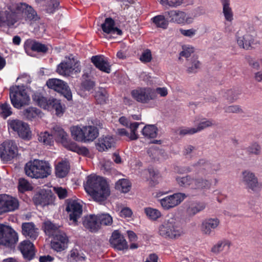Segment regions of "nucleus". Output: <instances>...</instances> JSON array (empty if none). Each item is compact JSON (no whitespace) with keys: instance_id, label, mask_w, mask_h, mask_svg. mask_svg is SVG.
Instances as JSON below:
<instances>
[{"instance_id":"nucleus-43","label":"nucleus","mask_w":262,"mask_h":262,"mask_svg":"<svg viewBox=\"0 0 262 262\" xmlns=\"http://www.w3.org/2000/svg\"><path fill=\"white\" fill-rule=\"evenodd\" d=\"M115 188L123 193H126L130 190L131 183L127 179H120L116 182Z\"/></svg>"},{"instance_id":"nucleus-1","label":"nucleus","mask_w":262,"mask_h":262,"mask_svg":"<svg viewBox=\"0 0 262 262\" xmlns=\"http://www.w3.org/2000/svg\"><path fill=\"white\" fill-rule=\"evenodd\" d=\"M84 189L94 201L98 202L105 201L110 194L106 181L103 177L96 175H90L87 177Z\"/></svg>"},{"instance_id":"nucleus-15","label":"nucleus","mask_w":262,"mask_h":262,"mask_svg":"<svg viewBox=\"0 0 262 262\" xmlns=\"http://www.w3.org/2000/svg\"><path fill=\"white\" fill-rule=\"evenodd\" d=\"M69 220L74 225H77L78 220L81 217L82 213V206L76 201H70L67 203L66 206Z\"/></svg>"},{"instance_id":"nucleus-57","label":"nucleus","mask_w":262,"mask_h":262,"mask_svg":"<svg viewBox=\"0 0 262 262\" xmlns=\"http://www.w3.org/2000/svg\"><path fill=\"white\" fill-rule=\"evenodd\" d=\"M152 54L150 50L147 49L143 51L140 56V60L144 63L150 62L152 60Z\"/></svg>"},{"instance_id":"nucleus-63","label":"nucleus","mask_w":262,"mask_h":262,"mask_svg":"<svg viewBox=\"0 0 262 262\" xmlns=\"http://www.w3.org/2000/svg\"><path fill=\"white\" fill-rule=\"evenodd\" d=\"M56 193L60 199H64L68 196V192L66 189L62 187H57L55 188Z\"/></svg>"},{"instance_id":"nucleus-35","label":"nucleus","mask_w":262,"mask_h":262,"mask_svg":"<svg viewBox=\"0 0 262 262\" xmlns=\"http://www.w3.org/2000/svg\"><path fill=\"white\" fill-rule=\"evenodd\" d=\"M206 207L205 203L199 201H193L190 203L187 208V213L190 216H193L203 210Z\"/></svg>"},{"instance_id":"nucleus-18","label":"nucleus","mask_w":262,"mask_h":262,"mask_svg":"<svg viewBox=\"0 0 262 262\" xmlns=\"http://www.w3.org/2000/svg\"><path fill=\"white\" fill-rule=\"evenodd\" d=\"M213 125L212 121L211 120H207L201 121L198 125L196 128L195 127H181L180 128L177 134L181 136H184L186 135H193L201 131L204 128L211 126Z\"/></svg>"},{"instance_id":"nucleus-8","label":"nucleus","mask_w":262,"mask_h":262,"mask_svg":"<svg viewBox=\"0 0 262 262\" xmlns=\"http://www.w3.org/2000/svg\"><path fill=\"white\" fill-rule=\"evenodd\" d=\"M131 95L135 100L142 103H147L150 100H154L157 97L155 90L150 88H143L132 90Z\"/></svg>"},{"instance_id":"nucleus-22","label":"nucleus","mask_w":262,"mask_h":262,"mask_svg":"<svg viewBox=\"0 0 262 262\" xmlns=\"http://www.w3.org/2000/svg\"><path fill=\"white\" fill-rule=\"evenodd\" d=\"M91 62L95 67L100 71L110 73L111 72V66L106 58L103 55H95L91 57Z\"/></svg>"},{"instance_id":"nucleus-7","label":"nucleus","mask_w":262,"mask_h":262,"mask_svg":"<svg viewBox=\"0 0 262 262\" xmlns=\"http://www.w3.org/2000/svg\"><path fill=\"white\" fill-rule=\"evenodd\" d=\"M74 71L76 73H79L81 71L79 62L74 58H66L56 68L57 73L63 76H70Z\"/></svg>"},{"instance_id":"nucleus-10","label":"nucleus","mask_w":262,"mask_h":262,"mask_svg":"<svg viewBox=\"0 0 262 262\" xmlns=\"http://www.w3.org/2000/svg\"><path fill=\"white\" fill-rule=\"evenodd\" d=\"M17 147L13 141H5L0 145V158L4 162H7L16 157Z\"/></svg>"},{"instance_id":"nucleus-51","label":"nucleus","mask_w":262,"mask_h":262,"mask_svg":"<svg viewBox=\"0 0 262 262\" xmlns=\"http://www.w3.org/2000/svg\"><path fill=\"white\" fill-rule=\"evenodd\" d=\"M51 104L50 109L55 110L56 115L58 116L62 115L64 112V108L63 107L59 100L52 98Z\"/></svg>"},{"instance_id":"nucleus-38","label":"nucleus","mask_w":262,"mask_h":262,"mask_svg":"<svg viewBox=\"0 0 262 262\" xmlns=\"http://www.w3.org/2000/svg\"><path fill=\"white\" fill-rule=\"evenodd\" d=\"M194 179L190 175H187L186 177H177L176 180L180 186L185 188L189 187L193 189Z\"/></svg>"},{"instance_id":"nucleus-29","label":"nucleus","mask_w":262,"mask_h":262,"mask_svg":"<svg viewBox=\"0 0 262 262\" xmlns=\"http://www.w3.org/2000/svg\"><path fill=\"white\" fill-rule=\"evenodd\" d=\"M22 233L26 237L35 240L38 235V229L32 222L24 223L21 225Z\"/></svg>"},{"instance_id":"nucleus-2","label":"nucleus","mask_w":262,"mask_h":262,"mask_svg":"<svg viewBox=\"0 0 262 262\" xmlns=\"http://www.w3.org/2000/svg\"><path fill=\"white\" fill-rule=\"evenodd\" d=\"M10 12L7 14L8 20L11 18V23L14 24L18 20L31 21L37 19V13L34 9L25 3H19L8 8Z\"/></svg>"},{"instance_id":"nucleus-40","label":"nucleus","mask_w":262,"mask_h":262,"mask_svg":"<svg viewBox=\"0 0 262 262\" xmlns=\"http://www.w3.org/2000/svg\"><path fill=\"white\" fill-rule=\"evenodd\" d=\"M144 136L148 138H155L157 136L158 128L155 125H146L142 129Z\"/></svg>"},{"instance_id":"nucleus-6","label":"nucleus","mask_w":262,"mask_h":262,"mask_svg":"<svg viewBox=\"0 0 262 262\" xmlns=\"http://www.w3.org/2000/svg\"><path fill=\"white\" fill-rule=\"evenodd\" d=\"M18 239V234L12 227L0 224V245L11 249L15 247Z\"/></svg>"},{"instance_id":"nucleus-41","label":"nucleus","mask_w":262,"mask_h":262,"mask_svg":"<svg viewBox=\"0 0 262 262\" xmlns=\"http://www.w3.org/2000/svg\"><path fill=\"white\" fill-rule=\"evenodd\" d=\"M223 5V12L226 20L231 21L233 18V12L230 7V0H221Z\"/></svg>"},{"instance_id":"nucleus-60","label":"nucleus","mask_w":262,"mask_h":262,"mask_svg":"<svg viewBox=\"0 0 262 262\" xmlns=\"http://www.w3.org/2000/svg\"><path fill=\"white\" fill-rule=\"evenodd\" d=\"M69 258L75 261H80L84 260V257L79 255L77 250H72L70 252Z\"/></svg>"},{"instance_id":"nucleus-61","label":"nucleus","mask_w":262,"mask_h":262,"mask_svg":"<svg viewBox=\"0 0 262 262\" xmlns=\"http://www.w3.org/2000/svg\"><path fill=\"white\" fill-rule=\"evenodd\" d=\"M226 94L227 99L230 102H233L237 99L239 93L235 90H229L227 91Z\"/></svg>"},{"instance_id":"nucleus-56","label":"nucleus","mask_w":262,"mask_h":262,"mask_svg":"<svg viewBox=\"0 0 262 262\" xmlns=\"http://www.w3.org/2000/svg\"><path fill=\"white\" fill-rule=\"evenodd\" d=\"M24 123L23 121L17 119H10L8 121V127L16 132L20 127L23 128Z\"/></svg>"},{"instance_id":"nucleus-28","label":"nucleus","mask_w":262,"mask_h":262,"mask_svg":"<svg viewBox=\"0 0 262 262\" xmlns=\"http://www.w3.org/2000/svg\"><path fill=\"white\" fill-rule=\"evenodd\" d=\"M167 19L170 21L177 24H183L186 20V14L185 12L179 10H170L164 13Z\"/></svg>"},{"instance_id":"nucleus-54","label":"nucleus","mask_w":262,"mask_h":262,"mask_svg":"<svg viewBox=\"0 0 262 262\" xmlns=\"http://www.w3.org/2000/svg\"><path fill=\"white\" fill-rule=\"evenodd\" d=\"M32 188V186L26 179L22 178L19 180L18 189L19 191L25 192L31 190Z\"/></svg>"},{"instance_id":"nucleus-39","label":"nucleus","mask_w":262,"mask_h":262,"mask_svg":"<svg viewBox=\"0 0 262 262\" xmlns=\"http://www.w3.org/2000/svg\"><path fill=\"white\" fill-rule=\"evenodd\" d=\"M211 182L202 178H196L194 179L193 189H207L210 187Z\"/></svg>"},{"instance_id":"nucleus-19","label":"nucleus","mask_w":262,"mask_h":262,"mask_svg":"<svg viewBox=\"0 0 262 262\" xmlns=\"http://www.w3.org/2000/svg\"><path fill=\"white\" fill-rule=\"evenodd\" d=\"M52 238L51 244L53 250L57 252H61L67 248L69 238L65 232H60V234Z\"/></svg>"},{"instance_id":"nucleus-24","label":"nucleus","mask_w":262,"mask_h":262,"mask_svg":"<svg viewBox=\"0 0 262 262\" xmlns=\"http://www.w3.org/2000/svg\"><path fill=\"white\" fill-rule=\"evenodd\" d=\"M103 32L107 34L121 35L122 30L115 26V21L112 17H107L101 26Z\"/></svg>"},{"instance_id":"nucleus-64","label":"nucleus","mask_w":262,"mask_h":262,"mask_svg":"<svg viewBox=\"0 0 262 262\" xmlns=\"http://www.w3.org/2000/svg\"><path fill=\"white\" fill-rule=\"evenodd\" d=\"M193 52L194 49L192 47L183 48V50L180 53V56L187 58L191 56V53H193Z\"/></svg>"},{"instance_id":"nucleus-37","label":"nucleus","mask_w":262,"mask_h":262,"mask_svg":"<svg viewBox=\"0 0 262 262\" xmlns=\"http://www.w3.org/2000/svg\"><path fill=\"white\" fill-rule=\"evenodd\" d=\"M108 97V93L104 88H99L95 92L94 98L98 104H103L106 103Z\"/></svg>"},{"instance_id":"nucleus-42","label":"nucleus","mask_w":262,"mask_h":262,"mask_svg":"<svg viewBox=\"0 0 262 262\" xmlns=\"http://www.w3.org/2000/svg\"><path fill=\"white\" fill-rule=\"evenodd\" d=\"M165 15H158L152 17L151 20L157 28L165 29L168 25V21L165 18Z\"/></svg>"},{"instance_id":"nucleus-62","label":"nucleus","mask_w":262,"mask_h":262,"mask_svg":"<svg viewBox=\"0 0 262 262\" xmlns=\"http://www.w3.org/2000/svg\"><path fill=\"white\" fill-rule=\"evenodd\" d=\"M148 172L149 177L152 179L151 181L153 182L154 185L158 183L157 179L160 177V174L158 171L154 170L153 168H149Z\"/></svg>"},{"instance_id":"nucleus-21","label":"nucleus","mask_w":262,"mask_h":262,"mask_svg":"<svg viewBox=\"0 0 262 262\" xmlns=\"http://www.w3.org/2000/svg\"><path fill=\"white\" fill-rule=\"evenodd\" d=\"M61 227L60 225L48 220L43 222L41 228L46 235L53 237L60 234V232H64L61 230Z\"/></svg>"},{"instance_id":"nucleus-36","label":"nucleus","mask_w":262,"mask_h":262,"mask_svg":"<svg viewBox=\"0 0 262 262\" xmlns=\"http://www.w3.org/2000/svg\"><path fill=\"white\" fill-rule=\"evenodd\" d=\"M231 243L228 239H224L219 241L211 248V251L214 253L217 254L225 250L228 251L230 248Z\"/></svg>"},{"instance_id":"nucleus-5","label":"nucleus","mask_w":262,"mask_h":262,"mask_svg":"<svg viewBox=\"0 0 262 262\" xmlns=\"http://www.w3.org/2000/svg\"><path fill=\"white\" fill-rule=\"evenodd\" d=\"M71 131L73 139L81 142L93 141L99 135L98 128L92 125L83 126L82 128L74 126L71 127Z\"/></svg>"},{"instance_id":"nucleus-58","label":"nucleus","mask_w":262,"mask_h":262,"mask_svg":"<svg viewBox=\"0 0 262 262\" xmlns=\"http://www.w3.org/2000/svg\"><path fill=\"white\" fill-rule=\"evenodd\" d=\"M81 85L84 90L89 91L94 88L95 83L90 79H84L82 80Z\"/></svg>"},{"instance_id":"nucleus-13","label":"nucleus","mask_w":262,"mask_h":262,"mask_svg":"<svg viewBox=\"0 0 262 262\" xmlns=\"http://www.w3.org/2000/svg\"><path fill=\"white\" fill-rule=\"evenodd\" d=\"M242 182L247 189L253 191H259L262 188V183H259L255 174L249 170H245L242 172Z\"/></svg>"},{"instance_id":"nucleus-45","label":"nucleus","mask_w":262,"mask_h":262,"mask_svg":"<svg viewBox=\"0 0 262 262\" xmlns=\"http://www.w3.org/2000/svg\"><path fill=\"white\" fill-rule=\"evenodd\" d=\"M201 63L197 60V58L192 57L190 60L187 59V71L188 73H195L197 72L198 70L200 69Z\"/></svg>"},{"instance_id":"nucleus-26","label":"nucleus","mask_w":262,"mask_h":262,"mask_svg":"<svg viewBox=\"0 0 262 262\" xmlns=\"http://www.w3.org/2000/svg\"><path fill=\"white\" fill-rule=\"evenodd\" d=\"M239 32L236 33V40L238 46L243 49L248 50L252 45L254 43V38L253 35L250 33H246L242 36H239Z\"/></svg>"},{"instance_id":"nucleus-20","label":"nucleus","mask_w":262,"mask_h":262,"mask_svg":"<svg viewBox=\"0 0 262 262\" xmlns=\"http://www.w3.org/2000/svg\"><path fill=\"white\" fill-rule=\"evenodd\" d=\"M112 246L118 250H123L128 248L127 243L124 237L118 230H115L110 239Z\"/></svg>"},{"instance_id":"nucleus-31","label":"nucleus","mask_w":262,"mask_h":262,"mask_svg":"<svg viewBox=\"0 0 262 262\" xmlns=\"http://www.w3.org/2000/svg\"><path fill=\"white\" fill-rule=\"evenodd\" d=\"M115 144L114 139L112 136H107L100 138L98 142L96 144V146L99 151L103 152L114 147Z\"/></svg>"},{"instance_id":"nucleus-47","label":"nucleus","mask_w":262,"mask_h":262,"mask_svg":"<svg viewBox=\"0 0 262 262\" xmlns=\"http://www.w3.org/2000/svg\"><path fill=\"white\" fill-rule=\"evenodd\" d=\"M41 113V111L36 107H29L23 111V115L26 119L31 120L38 116Z\"/></svg>"},{"instance_id":"nucleus-12","label":"nucleus","mask_w":262,"mask_h":262,"mask_svg":"<svg viewBox=\"0 0 262 262\" xmlns=\"http://www.w3.org/2000/svg\"><path fill=\"white\" fill-rule=\"evenodd\" d=\"M187 197L184 193H175L159 200V202L165 210H168L178 206Z\"/></svg>"},{"instance_id":"nucleus-9","label":"nucleus","mask_w":262,"mask_h":262,"mask_svg":"<svg viewBox=\"0 0 262 262\" xmlns=\"http://www.w3.org/2000/svg\"><path fill=\"white\" fill-rule=\"evenodd\" d=\"M46 85L51 89L62 94L68 100L72 99L71 90L66 82L59 79L52 78L48 79Z\"/></svg>"},{"instance_id":"nucleus-33","label":"nucleus","mask_w":262,"mask_h":262,"mask_svg":"<svg viewBox=\"0 0 262 262\" xmlns=\"http://www.w3.org/2000/svg\"><path fill=\"white\" fill-rule=\"evenodd\" d=\"M25 50H31L38 53H46L48 51V47L35 40L26 42L24 45Z\"/></svg>"},{"instance_id":"nucleus-34","label":"nucleus","mask_w":262,"mask_h":262,"mask_svg":"<svg viewBox=\"0 0 262 262\" xmlns=\"http://www.w3.org/2000/svg\"><path fill=\"white\" fill-rule=\"evenodd\" d=\"M70 169L69 162L62 160L58 163L55 166V173L57 177L63 178L67 176Z\"/></svg>"},{"instance_id":"nucleus-25","label":"nucleus","mask_w":262,"mask_h":262,"mask_svg":"<svg viewBox=\"0 0 262 262\" xmlns=\"http://www.w3.org/2000/svg\"><path fill=\"white\" fill-rule=\"evenodd\" d=\"M220 221L217 218H209L205 220L202 223V232L210 235L219 226Z\"/></svg>"},{"instance_id":"nucleus-53","label":"nucleus","mask_w":262,"mask_h":262,"mask_svg":"<svg viewBox=\"0 0 262 262\" xmlns=\"http://www.w3.org/2000/svg\"><path fill=\"white\" fill-rule=\"evenodd\" d=\"M17 133L18 136L23 139H28L31 135L30 128L26 123L23 124V128L20 127L17 131Z\"/></svg>"},{"instance_id":"nucleus-48","label":"nucleus","mask_w":262,"mask_h":262,"mask_svg":"<svg viewBox=\"0 0 262 262\" xmlns=\"http://www.w3.org/2000/svg\"><path fill=\"white\" fill-rule=\"evenodd\" d=\"M97 217L100 228L101 226L111 225L113 223V218L108 213L97 214Z\"/></svg>"},{"instance_id":"nucleus-44","label":"nucleus","mask_w":262,"mask_h":262,"mask_svg":"<svg viewBox=\"0 0 262 262\" xmlns=\"http://www.w3.org/2000/svg\"><path fill=\"white\" fill-rule=\"evenodd\" d=\"M38 140L40 143L47 146H51L54 143L53 135L49 134L48 132L40 133L38 135Z\"/></svg>"},{"instance_id":"nucleus-52","label":"nucleus","mask_w":262,"mask_h":262,"mask_svg":"<svg viewBox=\"0 0 262 262\" xmlns=\"http://www.w3.org/2000/svg\"><path fill=\"white\" fill-rule=\"evenodd\" d=\"M12 114L10 105L7 102H0V115L4 118H6Z\"/></svg>"},{"instance_id":"nucleus-27","label":"nucleus","mask_w":262,"mask_h":262,"mask_svg":"<svg viewBox=\"0 0 262 262\" xmlns=\"http://www.w3.org/2000/svg\"><path fill=\"white\" fill-rule=\"evenodd\" d=\"M62 144L67 149L79 155L86 156L89 154V150L86 147L79 146L76 143L68 140V138Z\"/></svg>"},{"instance_id":"nucleus-4","label":"nucleus","mask_w":262,"mask_h":262,"mask_svg":"<svg viewBox=\"0 0 262 262\" xmlns=\"http://www.w3.org/2000/svg\"><path fill=\"white\" fill-rule=\"evenodd\" d=\"M25 171L26 174L31 178L42 179L51 174V167L47 161L34 159L26 164Z\"/></svg>"},{"instance_id":"nucleus-32","label":"nucleus","mask_w":262,"mask_h":262,"mask_svg":"<svg viewBox=\"0 0 262 262\" xmlns=\"http://www.w3.org/2000/svg\"><path fill=\"white\" fill-rule=\"evenodd\" d=\"M83 225L92 232H96L100 228L97 215H90L85 217L83 222Z\"/></svg>"},{"instance_id":"nucleus-14","label":"nucleus","mask_w":262,"mask_h":262,"mask_svg":"<svg viewBox=\"0 0 262 262\" xmlns=\"http://www.w3.org/2000/svg\"><path fill=\"white\" fill-rule=\"evenodd\" d=\"M0 204L1 214L14 211L19 206L17 199L6 194H0Z\"/></svg>"},{"instance_id":"nucleus-50","label":"nucleus","mask_w":262,"mask_h":262,"mask_svg":"<svg viewBox=\"0 0 262 262\" xmlns=\"http://www.w3.org/2000/svg\"><path fill=\"white\" fill-rule=\"evenodd\" d=\"M144 213L149 219L153 221H156L161 216V213L159 210L151 207L145 208Z\"/></svg>"},{"instance_id":"nucleus-16","label":"nucleus","mask_w":262,"mask_h":262,"mask_svg":"<svg viewBox=\"0 0 262 262\" xmlns=\"http://www.w3.org/2000/svg\"><path fill=\"white\" fill-rule=\"evenodd\" d=\"M199 173L204 175L208 173H213L219 170L221 166L219 163L212 164L207 160L202 159H200L196 163L193 165Z\"/></svg>"},{"instance_id":"nucleus-17","label":"nucleus","mask_w":262,"mask_h":262,"mask_svg":"<svg viewBox=\"0 0 262 262\" xmlns=\"http://www.w3.org/2000/svg\"><path fill=\"white\" fill-rule=\"evenodd\" d=\"M33 202L36 205H48L53 202L52 193L50 190L41 189L35 194Z\"/></svg>"},{"instance_id":"nucleus-55","label":"nucleus","mask_w":262,"mask_h":262,"mask_svg":"<svg viewBox=\"0 0 262 262\" xmlns=\"http://www.w3.org/2000/svg\"><path fill=\"white\" fill-rule=\"evenodd\" d=\"M247 152L249 154L258 155L261 152V147L257 142H254L246 148Z\"/></svg>"},{"instance_id":"nucleus-23","label":"nucleus","mask_w":262,"mask_h":262,"mask_svg":"<svg viewBox=\"0 0 262 262\" xmlns=\"http://www.w3.org/2000/svg\"><path fill=\"white\" fill-rule=\"evenodd\" d=\"M18 249L24 257L29 260L32 259L35 255L34 247L32 242L29 240H25L20 243Z\"/></svg>"},{"instance_id":"nucleus-11","label":"nucleus","mask_w":262,"mask_h":262,"mask_svg":"<svg viewBox=\"0 0 262 262\" xmlns=\"http://www.w3.org/2000/svg\"><path fill=\"white\" fill-rule=\"evenodd\" d=\"M9 95L12 104L16 108H20L29 103V96L25 91H19L18 88L14 90L10 89Z\"/></svg>"},{"instance_id":"nucleus-49","label":"nucleus","mask_w":262,"mask_h":262,"mask_svg":"<svg viewBox=\"0 0 262 262\" xmlns=\"http://www.w3.org/2000/svg\"><path fill=\"white\" fill-rule=\"evenodd\" d=\"M38 3L45 2L46 4L47 11L48 13H53L57 9L59 2L58 0H35Z\"/></svg>"},{"instance_id":"nucleus-46","label":"nucleus","mask_w":262,"mask_h":262,"mask_svg":"<svg viewBox=\"0 0 262 262\" xmlns=\"http://www.w3.org/2000/svg\"><path fill=\"white\" fill-rule=\"evenodd\" d=\"M53 134L55 137L56 138L57 140L60 141L62 144L68 137L67 133L59 126H56L53 128Z\"/></svg>"},{"instance_id":"nucleus-3","label":"nucleus","mask_w":262,"mask_h":262,"mask_svg":"<svg viewBox=\"0 0 262 262\" xmlns=\"http://www.w3.org/2000/svg\"><path fill=\"white\" fill-rule=\"evenodd\" d=\"M184 233L180 221L176 216L166 219L159 227V234L169 239H176Z\"/></svg>"},{"instance_id":"nucleus-59","label":"nucleus","mask_w":262,"mask_h":262,"mask_svg":"<svg viewBox=\"0 0 262 262\" xmlns=\"http://www.w3.org/2000/svg\"><path fill=\"white\" fill-rule=\"evenodd\" d=\"M183 1L184 0H160V2L162 5H168L170 7L180 6L183 3Z\"/></svg>"},{"instance_id":"nucleus-30","label":"nucleus","mask_w":262,"mask_h":262,"mask_svg":"<svg viewBox=\"0 0 262 262\" xmlns=\"http://www.w3.org/2000/svg\"><path fill=\"white\" fill-rule=\"evenodd\" d=\"M33 101L39 107L45 109L50 110L51 108L52 99H48L39 92H35L32 95Z\"/></svg>"}]
</instances>
